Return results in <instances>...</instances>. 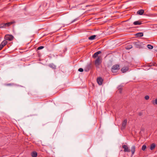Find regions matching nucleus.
Returning a JSON list of instances; mask_svg holds the SVG:
<instances>
[{
	"mask_svg": "<svg viewBox=\"0 0 157 157\" xmlns=\"http://www.w3.org/2000/svg\"><path fill=\"white\" fill-rule=\"evenodd\" d=\"M37 155V153L36 151H33L31 153V156L32 157H36Z\"/></svg>",
	"mask_w": 157,
	"mask_h": 157,
	"instance_id": "obj_16",
	"label": "nucleus"
},
{
	"mask_svg": "<svg viewBox=\"0 0 157 157\" xmlns=\"http://www.w3.org/2000/svg\"><path fill=\"white\" fill-rule=\"evenodd\" d=\"M77 20V18L73 20L71 22V23H73L74 22L76 21Z\"/></svg>",
	"mask_w": 157,
	"mask_h": 157,
	"instance_id": "obj_30",
	"label": "nucleus"
},
{
	"mask_svg": "<svg viewBox=\"0 0 157 157\" xmlns=\"http://www.w3.org/2000/svg\"><path fill=\"white\" fill-rule=\"evenodd\" d=\"M44 48V46H41L38 47L37 48V49L38 50H40V49H42L43 48Z\"/></svg>",
	"mask_w": 157,
	"mask_h": 157,
	"instance_id": "obj_25",
	"label": "nucleus"
},
{
	"mask_svg": "<svg viewBox=\"0 0 157 157\" xmlns=\"http://www.w3.org/2000/svg\"><path fill=\"white\" fill-rule=\"evenodd\" d=\"M127 123V120L125 119L124 120L123 122H122L121 127V129L122 130H123L125 128L126 124Z\"/></svg>",
	"mask_w": 157,
	"mask_h": 157,
	"instance_id": "obj_7",
	"label": "nucleus"
},
{
	"mask_svg": "<svg viewBox=\"0 0 157 157\" xmlns=\"http://www.w3.org/2000/svg\"><path fill=\"white\" fill-rule=\"evenodd\" d=\"M28 94L29 95V94H30L32 95H33V94H32L31 92H29L28 93Z\"/></svg>",
	"mask_w": 157,
	"mask_h": 157,
	"instance_id": "obj_31",
	"label": "nucleus"
},
{
	"mask_svg": "<svg viewBox=\"0 0 157 157\" xmlns=\"http://www.w3.org/2000/svg\"><path fill=\"white\" fill-rule=\"evenodd\" d=\"M7 41L6 40H4L1 44L0 45V50H1L2 48L6 45L7 44Z\"/></svg>",
	"mask_w": 157,
	"mask_h": 157,
	"instance_id": "obj_8",
	"label": "nucleus"
},
{
	"mask_svg": "<svg viewBox=\"0 0 157 157\" xmlns=\"http://www.w3.org/2000/svg\"><path fill=\"white\" fill-rule=\"evenodd\" d=\"M129 70L128 67H125L122 68L121 69V71L123 73H124L128 71Z\"/></svg>",
	"mask_w": 157,
	"mask_h": 157,
	"instance_id": "obj_12",
	"label": "nucleus"
},
{
	"mask_svg": "<svg viewBox=\"0 0 157 157\" xmlns=\"http://www.w3.org/2000/svg\"><path fill=\"white\" fill-rule=\"evenodd\" d=\"M144 13V10H139L137 12V14L142 15Z\"/></svg>",
	"mask_w": 157,
	"mask_h": 157,
	"instance_id": "obj_14",
	"label": "nucleus"
},
{
	"mask_svg": "<svg viewBox=\"0 0 157 157\" xmlns=\"http://www.w3.org/2000/svg\"><path fill=\"white\" fill-rule=\"evenodd\" d=\"M122 89L121 87H120L119 88L118 90V91L120 93H121Z\"/></svg>",
	"mask_w": 157,
	"mask_h": 157,
	"instance_id": "obj_24",
	"label": "nucleus"
},
{
	"mask_svg": "<svg viewBox=\"0 0 157 157\" xmlns=\"http://www.w3.org/2000/svg\"><path fill=\"white\" fill-rule=\"evenodd\" d=\"M102 62V58L101 56H99L96 59L95 61V65L97 68H99V65Z\"/></svg>",
	"mask_w": 157,
	"mask_h": 157,
	"instance_id": "obj_1",
	"label": "nucleus"
},
{
	"mask_svg": "<svg viewBox=\"0 0 157 157\" xmlns=\"http://www.w3.org/2000/svg\"><path fill=\"white\" fill-rule=\"evenodd\" d=\"M136 149V147L135 145L132 146L131 148V151L132 152L131 156H133L134 154Z\"/></svg>",
	"mask_w": 157,
	"mask_h": 157,
	"instance_id": "obj_10",
	"label": "nucleus"
},
{
	"mask_svg": "<svg viewBox=\"0 0 157 157\" xmlns=\"http://www.w3.org/2000/svg\"><path fill=\"white\" fill-rule=\"evenodd\" d=\"M146 148V145H144L142 146V150L143 151H144Z\"/></svg>",
	"mask_w": 157,
	"mask_h": 157,
	"instance_id": "obj_23",
	"label": "nucleus"
},
{
	"mask_svg": "<svg viewBox=\"0 0 157 157\" xmlns=\"http://www.w3.org/2000/svg\"><path fill=\"white\" fill-rule=\"evenodd\" d=\"M137 37H142L143 36V33H139L136 34Z\"/></svg>",
	"mask_w": 157,
	"mask_h": 157,
	"instance_id": "obj_18",
	"label": "nucleus"
},
{
	"mask_svg": "<svg viewBox=\"0 0 157 157\" xmlns=\"http://www.w3.org/2000/svg\"><path fill=\"white\" fill-rule=\"evenodd\" d=\"M97 82L99 85H101L102 83L103 80L101 77H99L97 79Z\"/></svg>",
	"mask_w": 157,
	"mask_h": 157,
	"instance_id": "obj_11",
	"label": "nucleus"
},
{
	"mask_svg": "<svg viewBox=\"0 0 157 157\" xmlns=\"http://www.w3.org/2000/svg\"><path fill=\"white\" fill-rule=\"evenodd\" d=\"M156 63H154V64L153 63H150L149 64V67H151V66H155V65L156 64Z\"/></svg>",
	"mask_w": 157,
	"mask_h": 157,
	"instance_id": "obj_26",
	"label": "nucleus"
},
{
	"mask_svg": "<svg viewBox=\"0 0 157 157\" xmlns=\"http://www.w3.org/2000/svg\"><path fill=\"white\" fill-rule=\"evenodd\" d=\"M48 66L53 69H55L56 68V66L52 63L49 64Z\"/></svg>",
	"mask_w": 157,
	"mask_h": 157,
	"instance_id": "obj_13",
	"label": "nucleus"
},
{
	"mask_svg": "<svg viewBox=\"0 0 157 157\" xmlns=\"http://www.w3.org/2000/svg\"><path fill=\"white\" fill-rule=\"evenodd\" d=\"M133 24L134 25H140L142 24V23L141 22V21H134L133 23Z\"/></svg>",
	"mask_w": 157,
	"mask_h": 157,
	"instance_id": "obj_15",
	"label": "nucleus"
},
{
	"mask_svg": "<svg viewBox=\"0 0 157 157\" xmlns=\"http://www.w3.org/2000/svg\"><path fill=\"white\" fill-rule=\"evenodd\" d=\"M132 45H127L125 47V48L127 50H129L132 48Z\"/></svg>",
	"mask_w": 157,
	"mask_h": 157,
	"instance_id": "obj_20",
	"label": "nucleus"
},
{
	"mask_svg": "<svg viewBox=\"0 0 157 157\" xmlns=\"http://www.w3.org/2000/svg\"><path fill=\"white\" fill-rule=\"evenodd\" d=\"M152 103L154 105H157V98H156L155 100H153L152 101Z\"/></svg>",
	"mask_w": 157,
	"mask_h": 157,
	"instance_id": "obj_21",
	"label": "nucleus"
},
{
	"mask_svg": "<svg viewBox=\"0 0 157 157\" xmlns=\"http://www.w3.org/2000/svg\"><path fill=\"white\" fill-rule=\"evenodd\" d=\"M155 147V145L154 143L152 144L150 146V149L151 150H153Z\"/></svg>",
	"mask_w": 157,
	"mask_h": 157,
	"instance_id": "obj_19",
	"label": "nucleus"
},
{
	"mask_svg": "<svg viewBox=\"0 0 157 157\" xmlns=\"http://www.w3.org/2000/svg\"><path fill=\"white\" fill-rule=\"evenodd\" d=\"M78 71H80V72H82L83 71V69L82 68H79L78 69Z\"/></svg>",
	"mask_w": 157,
	"mask_h": 157,
	"instance_id": "obj_28",
	"label": "nucleus"
},
{
	"mask_svg": "<svg viewBox=\"0 0 157 157\" xmlns=\"http://www.w3.org/2000/svg\"><path fill=\"white\" fill-rule=\"evenodd\" d=\"M122 147L124 149V152H130L131 151L127 145H123L122 146Z\"/></svg>",
	"mask_w": 157,
	"mask_h": 157,
	"instance_id": "obj_6",
	"label": "nucleus"
},
{
	"mask_svg": "<svg viewBox=\"0 0 157 157\" xmlns=\"http://www.w3.org/2000/svg\"><path fill=\"white\" fill-rule=\"evenodd\" d=\"M14 22H11L6 23H2L0 24V28H5L7 27H9Z\"/></svg>",
	"mask_w": 157,
	"mask_h": 157,
	"instance_id": "obj_4",
	"label": "nucleus"
},
{
	"mask_svg": "<svg viewBox=\"0 0 157 157\" xmlns=\"http://www.w3.org/2000/svg\"><path fill=\"white\" fill-rule=\"evenodd\" d=\"M96 37V35H92L88 37V39L90 40H93L95 39Z\"/></svg>",
	"mask_w": 157,
	"mask_h": 157,
	"instance_id": "obj_17",
	"label": "nucleus"
},
{
	"mask_svg": "<svg viewBox=\"0 0 157 157\" xmlns=\"http://www.w3.org/2000/svg\"><path fill=\"white\" fill-rule=\"evenodd\" d=\"M119 69V65L118 64H115L112 67L111 71L113 73L116 74L118 70Z\"/></svg>",
	"mask_w": 157,
	"mask_h": 157,
	"instance_id": "obj_2",
	"label": "nucleus"
},
{
	"mask_svg": "<svg viewBox=\"0 0 157 157\" xmlns=\"http://www.w3.org/2000/svg\"><path fill=\"white\" fill-rule=\"evenodd\" d=\"M4 38L5 39V40L11 41L13 40V36L12 35H6L5 36Z\"/></svg>",
	"mask_w": 157,
	"mask_h": 157,
	"instance_id": "obj_5",
	"label": "nucleus"
},
{
	"mask_svg": "<svg viewBox=\"0 0 157 157\" xmlns=\"http://www.w3.org/2000/svg\"><path fill=\"white\" fill-rule=\"evenodd\" d=\"M139 116H141L142 115V113H139Z\"/></svg>",
	"mask_w": 157,
	"mask_h": 157,
	"instance_id": "obj_32",
	"label": "nucleus"
},
{
	"mask_svg": "<svg viewBox=\"0 0 157 157\" xmlns=\"http://www.w3.org/2000/svg\"><path fill=\"white\" fill-rule=\"evenodd\" d=\"M13 85V83H9V84H6V86H11Z\"/></svg>",
	"mask_w": 157,
	"mask_h": 157,
	"instance_id": "obj_29",
	"label": "nucleus"
},
{
	"mask_svg": "<svg viewBox=\"0 0 157 157\" xmlns=\"http://www.w3.org/2000/svg\"><path fill=\"white\" fill-rule=\"evenodd\" d=\"M101 52L100 51H98L95 52L92 56V57L94 58H97L99 56H98V55L101 54Z\"/></svg>",
	"mask_w": 157,
	"mask_h": 157,
	"instance_id": "obj_9",
	"label": "nucleus"
},
{
	"mask_svg": "<svg viewBox=\"0 0 157 157\" xmlns=\"http://www.w3.org/2000/svg\"><path fill=\"white\" fill-rule=\"evenodd\" d=\"M149 98V97L148 95H146L145 97V99L146 100H148Z\"/></svg>",
	"mask_w": 157,
	"mask_h": 157,
	"instance_id": "obj_27",
	"label": "nucleus"
},
{
	"mask_svg": "<svg viewBox=\"0 0 157 157\" xmlns=\"http://www.w3.org/2000/svg\"><path fill=\"white\" fill-rule=\"evenodd\" d=\"M147 47L148 48L150 49H152L153 48V47L150 44H148L147 45Z\"/></svg>",
	"mask_w": 157,
	"mask_h": 157,
	"instance_id": "obj_22",
	"label": "nucleus"
},
{
	"mask_svg": "<svg viewBox=\"0 0 157 157\" xmlns=\"http://www.w3.org/2000/svg\"><path fill=\"white\" fill-rule=\"evenodd\" d=\"M133 43L135 47L136 48H142L144 47V44L143 43L140 42L138 40L133 42Z\"/></svg>",
	"mask_w": 157,
	"mask_h": 157,
	"instance_id": "obj_3",
	"label": "nucleus"
}]
</instances>
